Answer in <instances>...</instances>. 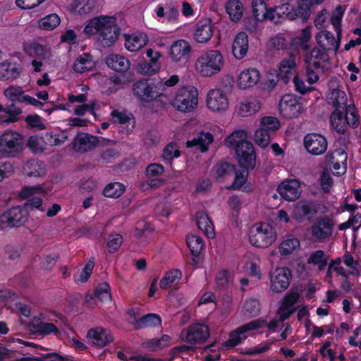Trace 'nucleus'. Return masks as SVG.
I'll use <instances>...</instances> for the list:
<instances>
[{"label":"nucleus","instance_id":"3c124183","mask_svg":"<svg viewBox=\"0 0 361 361\" xmlns=\"http://www.w3.org/2000/svg\"><path fill=\"white\" fill-rule=\"evenodd\" d=\"M25 52L31 57H37L44 60L47 58V51L44 46L38 43H31L25 47Z\"/></svg>","mask_w":361,"mask_h":361},{"label":"nucleus","instance_id":"0e129e2a","mask_svg":"<svg viewBox=\"0 0 361 361\" xmlns=\"http://www.w3.org/2000/svg\"><path fill=\"white\" fill-rule=\"evenodd\" d=\"M299 293L296 291L288 293L283 298L282 307L284 310H292L293 306L299 299Z\"/></svg>","mask_w":361,"mask_h":361},{"label":"nucleus","instance_id":"c03bdc74","mask_svg":"<svg viewBox=\"0 0 361 361\" xmlns=\"http://www.w3.org/2000/svg\"><path fill=\"white\" fill-rule=\"evenodd\" d=\"M185 240L191 255L194 257H198L204 246L202 238L200 236L192 234L188 235Z\"/></svg>","mask_w":361,"mask_h":361},{"label":"nucleus","instance_id":"ddd939ff","mask_svg":"<svg viewBox=\"0 0 361 361\" xmlns=\"http://www.w3.org/2000/svg\"><path fill=\"white\" fill-rule=\"evenodd\" d=\"M47 191L40 185L34 186H24L19 193V197L22 199H27L25 203L28 209H37L41 212L44 211L42 207V199L40 197H32L36 194H46Z\"/></svg>","mask_w":361,"mask_h":361},{"label":"nucleus","instance_id":"864d4df0","mask_svg":"<svg viewBox=\"0 0 361 361\" xmlns=\"http://www.w3.org/2000/svg\"><path fill=\"white\" fill-rule=\"evenodd\" d=\"M332 100V104L334 109H344L348 105H347V97L346 94L343 91L339 90H334L331 94V98Z\"/></svg>","mask_w":361,"mask_h":361},{"label":"nucleus","instance_id":"bf43d9fd","mask_svg":"<svg viewBox=\"0 0 361 361\" xmlns=\"http://www.w3.org/2000/svg\"><path fill=\"white\" fill-rule=\"evenodd\" d=\"M94 267V258L90 259L88 262L85 264V267L82 268L81 272L79 274V277L76 278L75 276V281L81 283L87 282L92 273Z\"/></svg>","mask_w":361,"mask_h":361},{"label":"nucleus","instance_id":"37998d69","mask_svg":"<svg viewBox=\"0 0 361 361\" xmlns=\"http://www.w3.org/2000/svg\"><path fill=\"white\" fill-rule=\"evenodd\" d=\"M226 11L232 21L238 22L243 16V4L239 0H228Z\"/></svg>","mask_w":361,"mask_h":361},{"label":"nucleus","instance_id":"39448f33","mask_svg":"<svg viewBox=\"0 0 361 361\" xmlns=\"http://www.w3.org/2000/svg\"><path fill=\"white\" fill-rule=\"evenodd\" d=\"M276 240V233L269 224L260 222L252 226L250 232V244L259 248L271 245Z\"/></svg>","mask_w":361,"mask_h":361},{"label":"nucleus","instance_id":"603ef678","mask_svg":"<svg viewBox=\"0 0 361 361\" xmlns=\"http://www.w3.org/2000/svg\"><path fill=\"white\" fill-rule=\"evenodd\" d=\"M60 22V18L57 14L51 13L39 21V26L42 30H52L59 25Z\"/></svg>","mask_w":361,"mask_h":361},{"label":"nucleus","instance_id":"f257e3e1","mask_svg":"<svg viewBox=\"0 0 361 361\" xmlns=\"http://www.w3.org/2000/svg\"><path fill=\"white\" fill-rule=\"evenodd\" d=\"M225 142L228 147L234 149L243 171L237 170L233 164L224 162L217 166L216 176L224 178L234 175V181L226 188L229 190H238L246 182L248 176V133L244 130H235L226 137Z\"/></svg>","mask_w":361,"mask_h":361},{"label":"nucleus","instance_id":"6ab92c4d","mask_svg":"<svg viewBox=\"0 0 361 361\" xmlns=\"http://www.w3.org/2000/svg\"><path fill=\"white\" fill-rule=\"evenodd\" d=\"M214 32L212 20L209 18L202 19L195 25L193 37L198 43H206L211 39Z\"/></svg>","mask_w":361,"mask_h":361},{"label":"nucleus","instance_id":"1a4fd4ad","mask_svg":"<svg viewBox=\"0 0 361 361\" xmlns=\"http://www.w3.org/2000/svg\"><path fill=\"white\" fill-rule=\"evenodd\" d=\"M281 123L274 116H264L260 121V128L255 133V140L257 145L264 149L270 143V133L279 129Z\"/></svg>","mask_w":361,"mask_h":361},{"label":"nucleus","instance_id":"09e8293b","mask_svg":"<svg viewBox=\"0 0 361 361\" xmlns=\"http://www.w3.org/2000/svg\"><path fill=\"white\" fill-rule=\"evenodd\" d=\"M94 297L102 302H111L112 296L109 284L106 282L99 283L94 290Z\"/></svg>","mask_w":361,"mask_h":361},{"label":"nucleus","instance_id":"9b49d317","mask_svg":"<svg viewBox=\"0 0 361 361\" xmlns=\"http://www.w3.org/2000/svg\"><path fill=\"white\" fill-rule=\"evenodd\" d=\"M281 116L286 119L298 118L302 113V105L297 97L291 94H284L279 103Z\"/></svg>","mask_w":361,"mask_h":361},{"label":"nucleus","instance_id":"cd10ccee","mask_svg":"<svg viewBox=\"0 0 361 361\" xmlns=\"http://www.w3.org/2000/svg\"><path fill=\"white\" fill-rule=\"evenodd\" d=\"M248 51V35L245 32L236 35L232 44V53L237 59H243Z\"/></svg>","mask_w":361,"mask_h":361},{"label":"nucleus","instance_id":"b1692460","mask_svg":"<svg viewBox=\"0 0 361 361\" xmlns=\"http://www.w3.org/2000/svg\"><path fill=\"white\" fill-rule=\"evenodd\" d=\"M97 142L96 136L88 133H78L74 138L73 148L75 152H87L93 149Z\"/></svg>","mask_w":361,"mask_h":361},{"label":"nucleus","instance_id":"de8ad7c7","mask_svg":"<svg viewBox=\"0 0 361 361\" xmlns=\"http://www.w3.org/2000/svg\"><path fill=\"white\" fill-rule=\"evenodd\" d=\"M328 257L322 250H317L313 252L307 259V264L318 266L320 271L324 270L327 265Z\"/></svg>","mask_w":361,"mask_h":361},{"label":"nucleus","instance_id":"4be33fe9","mask_svg":"<svg viewBox=\"0 0 361 361\" xmlns=\"http://www.w3.org/2000/svg\"><path fill=\"white\" fill-rule=\"evenodd\" d=\"M334 224L332 220L326 216L317 220L311 227V232L317 239H325L332 234Z\"/></svg>","mask_w":361,"mask_h":361},{"label":"nucleus","instance_id":"a211bd4d","mask_svg":"<svg viewBox=\"0 0 361 361\" xmlns=\"http://www.w3.org/2000/svg\"><path fill=\"white\" fill-rule=\"evenodd\" d=\"M27 328L34 334L45 336L50 334L58 336L60 331L57 326L49 322H44L42 319L35 317L27 324Z\"/></svg>","mask_w":361,"mask_h":361},{"label":"nucleus","instance_id":"6e6d98bb","mask_svg":"<svg viewBox=\"0 0 361 361\" xmlns=\"http://www.w3.org/2000/svg\"><path fill=\"white\" fill-rule=\"evenodd\" d=\"M300 246V241L297 238H288L282 241L279 246L281 255H288Z\"/></svg>","mask_w":361,"mask_h":361},{"label":"nucleus","instance_id":"423d86ee","mask_svg":"<svg viewBox=\"0 0 361 361\" xmlns=\"http://www.w3.org/2000/svg\"><path fill=\"white\" fill-rule=\"evenodd\" d=\"M23 149V135L13 130H7L0 136V154L14 157Z\"/></svg>","mask_w":361,"mask_h":361},{"label":"nucleus","instance_id":"79ce46f5","mask_svg":"<svg viewBox=\"0 0 361 361\" xmlns=\"http://www.w3.org/2000/svg\"><path fill=\"white\" fill-rule=\"evenodd\" d=\"M182 276V271L179 269H171L160 280L159 286L161 289H167L173 284H178Z\"/></svg>","mask_w":361,"mask_h":361},{"label":"nucleus","instance_id":"4468645a","mask_svg":"<svg viewBox=\"0 0 361 361\" xmlns=\"http://www.w3.org/2000/svg\"><path fill=\"white\" fill-rule=\"evenodd\" d=\"M253 19L250 18V32L257 30V24L267 20V18H272L271 14L275 11H267V4L264 0H252L251 4Z\"/></svg>","mask_w":361,"mask_h":361},{"label":"nucleus","instance_id":"f8f14e48","mask_svg":"<svg viewBox=\"0 0 361 361\" xmlns=\"http://www.w3.org/2000/svg\"><path fill=\"white\" fill-rule=\"evenodd\" d=\"M292 271L287 267L276 268L270 275L271 290L276 293L284 292L290 286Z\"/></svg>","mask_w":361,"mask_h":361},{"label":"nucleus","instance_id":"f03ea898","mask_svg":"<svg viewBox=\"0 0 361 361\" xmlns=\"http://www.w3.org/2000/svg\"><path fill=\"white\" fill-rule=\"evenodd\" d=\"M83 33L86 37L97 35V41L104 47L113 46L118 39L121 28L116 18L108 16H99L90 19L85 25Z\"/></svg>","mask_w":361,"mask_h":361},{"label":"nucleus","instance_id":"c85d7f7f","mask_svg":"<svg viewBox=\"0 0 361 361\" xmlns=\"http://www.w3.org/2000/svg\"><path fill=\"white\" fill-rule=\"evenodd\" d=\"M329 57L326 51L319 48H314L307 56L306 63L314 67V69L324 68V63L329 62Z\"/></svg>","mask_w":361,"mask_h":361},{"label":"nucleus","instance_id":"8fccbe9b","mask_svg":"<svg viewBox=\"0 0 361 361\" xmlns=\"http://www.w3.org/2000/svg\"><path fill=\"white\" fill-rule=\"evenodd\" d=\"M344 111L345 117L346 118V126L352 128H356L360 123L359 114L354 105H348L343 109Z\"/></svg>","mask_w":361,"mask_h":361},{"label":"nucleus","instance_id":"6e6552de","mask_svg":"<svg viewBox=\"0 0 361 361\" xmlns=\"http://www.w3.org/2000/svg\"><path fill=\"white\" fill-rule=\"evenodd\" d=\"M132 91L133 95L141 102L149 103L159 101L162 96H164L157 91L155 84L148 79H141L135 82Z\"/></svg>","mask_w":361,"mask_h":361},{"label":"nucleus","instance_id":"72a5a7b5","mask_svg":"<svg viewBox=\"0 0 361 361\" xmlns=\"http://www.w3.org/2000/svg\"><path fill=\"white\" fill-rule=\"evenodd\" d=\"M330 124L337 133L343 135L347 130L344 111L339 109H334L330 116Z\"/></svg>","mask_w":361,"mask_h":361},{"label":"nucleus","instance_id":"49530a36","mask_svg":"<svg viewBox=\"0 0 361 361\" xmlns=\"http://www.w3.org/2000/svg\"><path fill=\"white\" fill-rule=\"evenodd\" d=\"M126 190V187L119 182L109 183L103 190V195L106 197L118 198Z\"/></svg>","mask_w":361,"mask_h":361},{"label":"nucleus","instance_id":"58836bf2","mask_svg":"<svg viewBox=\"0 0 361 361\" xmlns=\"http://www.w3.org/2000/svg\"><path fill=\"white\" fill-rule=\"evenodd\" d=\"M161 324V317L153 313L147 314L135 321L133 323L135 329H142L148 327L159 326Z\"/></svg>","mask_w":361,"mask_h":361},{"label":"nucleus","instance_id":"680f3d73","mask_svg":"<svg viewBox=\"0 0 361 361\" xmlns=\"http://www.w3.org/2000/svg\"><path fill=\"white\" fill-rule=\"evenodd\" d=\"M288 43L287 39L281 35H277L272 37L268 43L269 49L276 50H284L288 48Z\"/></svg>","mask_w":361,"mask_h":361},{"label":"nucleus","instance_id":"e2e57ef3","mask_svg":"<svg viewBox=\"0 0 361 361\" xmlns=\"http://www.w3.org/2000/svg\"><path fill=\"white\" fill-rule=\"evenodd\" d=\"M123 243V237L120 234H115L110 236L107 244L106 248L109 252L113 253L117 251Z\"/></svg>","mask_w":361,"mask_h":361},{"label":"nucleus","instance_id":"f704fd0d","mask_svg":"<svg viewBox=\"0 0 361 361\" xmlns=\"http://www.w3.org/2000/svg\"><path fill=\"white\" fill-rule=\"evenodd\" d=\"M181 152L178 148V144L175 142H171L167 144L163 149L161 156V161L166 164L169 165L173 170V164L174 159L180 157Z\"/></svg>","mask_w":361,"mask_h":361},{"label":"nucleus","instance_id":"774afa93","mask_svg":"<svg viewBox=\"0 0 361 361\" xmlns=\"http://www.w3.org/2000/svg\"><path fill=\"white\" fill-rule=\"evenodd\" d=\"M95 0H75L76 7L81 13L86 14L92 11L95 6Z\"/></svg>","mask_w":361,"mask_h":361},{"label":"nucleus","instance_id":"c9c22d12","mask_svg":"<svg viewBox=\"0 0 361 361\" xmlns=\"http://www.w3.org/2000/svg\"><path fill=\"white\" fill-rule=\"evenodd\" d=\"M311 27L307 26L300 33L292 39V44L298 50L308 51L310 49V39L312 36Z\"/></svg>","mask_w":361,"mask_h":361},{"label":"nucleus","instance_id":"a878e982","mask_svg":"<svg viewBox=\"0 0 361 361\" xmlns=\"http://www.w3.org/2000/svg\"><path fill=\"white\" fill-rule=\"evenodd\" d=\"M191 52V46L184 39L175 41L171 46L169 54L175 62L187 61Z\"/></svg>","mask_w":361,"mask_h":361},{"label":"nucleus","instance_id":"473e14b6","mask_svg":"<svg viewBox=\"0 0 361 361\" xmlns=\"http://www.w3.org/2000/svg\"><path fill=\"white\" fill-rule=\"evenodd\" d=\"M248 332V323L232 331L228 336V339L224 342L223 345L226 348H232L238 345L242 340L247 338Z\"/></svg>","mask_w":361,"mask_h":361},{"label":"nucleus","instance_id":"052dcab7","mask_svg":"<svg viewBox=\"0 0 361 361\" xmlns=\"http://www.w3.org/2000/svg\"><path fill=\"white\" fill-rule=\"evenodd\" d=\"M216 284L219 289L226 290L230 283V274L228 270L223 269L217 272L215 277Z\"/></svg>","mask_w":361,"mask_h":361},{"label":"nucleus","instance_id":"20e7f679","mask_svg":"<svg viewBox=\"0 0 361 361\" xmlns=\"http://www.w3.org/2000/svg\"><path fill=\"white\" fill-rule=\"evenodd\" d=\"M198 104V92L194 86H183L176 92L171 105L182 112H190Z\"/></svg>","mask_w":361,"mask_h":361},{"label":"nucleus","instance_id":"5701e85b","mask_svg":"<svg viewBox=\"0 0 361 361\" xmlns=\"http://www.w3.org/2000/svg\"><path fill=\"white\" fill-rule=\"evenodd\" d=\"M87 337L92 340L94 345L104 347L114 341L111 332L102 327L90 329L87 333Z\"/></svg>","mask_w":361,"mask_h":361},{"label":"nucleus","instance_id":"a18cd8bd","mask_svg":"<svg viewBox=\"0 0 361 361\" xmlns=\"http://www.w3.org/2000/svg\"><path fill=\"white\" fill-rule=\"evenodd\" d=\"M92 66V56L90 54L83 53L79 56L73 64V69L76 73H82L90 70Z\"/></svg>","mask_w":361,"mask_h":361},{"label":"nucleus","instance_id":"412c9836","mask_svg":"<svg viewBox=\"0 0 361 361\" xmlns=\"http://www.w3.org/2000/svg\"><path fill=\"white\" fill-rule=\"evenodd\" d=\"M22 66L17 62L6 60L0 63V80H13L20 77Z\"/></svg>","mask_w":361,"mask_h":361},{"label":"nucleus","instance_id":"9d476101","mask_svg":"<svg viewBox=\"0 0 361 361\" xmlns=\"http://www.w3.org/2000/svg\"><path fill=\"white\" fill-rule=\"evenodd\" d=\"M209 336V328L202 323L192 324L180 332L181 339L192 345L204 343Z\"/></svg>","mask_w":361,"mask_h":361},{"label":"nucleus","instance_id":"4c0bfd02","mask_svg":"<svg viewBox=\"0 0 361 361\" xmlns=\"http://www.w3.org/2000/svg\"><path fill=\"white\" fill-rule=\"evenodd\" d=\"M196 224L198 228L202 231L209 238H213L215 236L213 222L207 214L198 212L196 216Z\"/></svg>","mask_w":361,"mask_h":361},{"label":"nucleus","instance_id":"f3484780","mask_svg":"<svg viewBox=\"0 0 361 361\" xmlns=\"http://www.w3.org/2000/svg\"><path fill=\"white\" fill-rule=\"evenodd\" d=\"M318 210V205L314 201H299L293 209V216L298 221H311Z\"/></svg>","mask_w":361,"mask_h":361},{"label":"nucleus","instance_id":"7c9ffc66","mask_svg":"<svg viewBox=\"0 0 361 361\" xmlns=\"http://www.w3.org/2000/svg\"><path fill=\"white\" fill-rule=\"evenodd\" d=\"M214 141V136L209 132L201 131L197 137L186 142L188 147H199L202 152H205L209 149V145Z\"/></svg>","mask_w":361,"mask_h":361},{"label":"nucleus","instance_id":"0eeeda50","mask_svg":"<svg viewBox=\"0 0 361 361\" xmlns=\"http://www.w3.org/2000/svg\"><path fill=\"white\" fill-rule=\"evenodd\" d=\"M27 216L28 213L23 207H12L0 215V230L20 227L25 224Z\"/></svg>","mask_w":361,"mask_h":361},{"label":"nucleus","instance_id":"ea45409f","mask_svg":"<svg viewBox=\"0 0 361 361\" xmlns=\"http://www.w3.org/2000/svg\"><path fill=\"white\" fill-rule=\"evenodd\" d=\"M20 107L11 104L6 107L0 104V121L6 123H14L18 121V116L21 114Z\"/></svg>","mask_w":361,"mask_h":361},{"label":"nucleus","instance_id":"7ed1b4c3","mask_svg":"<svg viewBox=\"0 0 361 361\" xmlns=\"http://www.w3.org/2000/svg\"><path fill=\"white\" fill-rule=\"evenodd\" d=\"M224 59L218 50H209L198 57L195 66L204 77H211L219 73L223 66Z\"/></svg>","mask_w":361,"mask_h":361},{"label":"nucleus","instance_id":"5fc2aeb1","mask_svg":"<svg viewBox=\"0 0 361 361\" xmlns=\"http://www.w3.org/2000/svg\"><path fill=\"white\" fill-rule=\"evenodd\" d=\"M290 1H281L282 4L281 6H276L275 8H267V11H275V12H273L271 14H270V16H272L273 18H267V20H269L271 21H274L275 23L278 22V19L280 18H282L283 16H286L287 17V15L290 13Z\"/></svg>","mask_w":361,"mask_h":361},{"label":"nucleus","instance_id":"4d7b16f0","mask_svg":"<svg viewBox=\"0 0 361 361\" xmlns=\"http://www.w3.org/2000/svg\"><path fill=\"white\" fill-rule=\"evenodd\" d=\"M4 95L11 102H24V91L21 87H9L4 91Z\"/></svg>","mask_w":361,"mask_h":361},{"label":"nucleus","instance_id":"13d9d810","mask_svg":"<svg viewBox=\"0 0 361 361\" xmlns=\"http://www.w3.org/2000/svg\"><path fill=\"white\" fill-rule=\"evenodd\" d=\"M154 231V226L149 222L145 221H140L137 222L135 226V236L141 238L147 236L149 233Z\"/></svg>","mask_w":361,"mask_h":361},{"label":"nucleus","instance_id":"2f4dec72","mask_svg":"<svg viewBox=\"0 0 361 361\" xmlns=\"http://www.w3.org/2000/svg\"><path fill=\"white\" fill-rule=\"evenodd\" d=\"M298 5L294 8L290 4V13L287 17L291 20H299L302 22H305L310 17V8L312 5H309L307 2L298 0Z\"/></svg>","mask_w":361,"mask_h":361},{"label":"nucleus","instance_id":"dca6fc26","mask_svg":"<svg viewBox=\"0 0 361 361\" xmlns=\"http://www.w3.org/2000/svg\"><path fill=\"white\" fill-rule=\"evenodd\" d=\"M304 146L312 155L323 154L327 149L326 137L319 133H308L304 137Z\"/></svg>","mask_w":361,"mask_h":361},{"label":"nucleus","instance_id":"e433bc0d","mask_svg":"<svg viewBox=\"0 0 361 361\" xmlns=\"http://www.w3.org/2000/svg\"><path fill=\"white\" fill-rule=\"evenodd\" d=\"M108 67L116 72H126L130 67L129 60L118 54H110L106 59Z\"/></svg>","mask_w":361,"mask_h":361},{"label":"nucleus","instance_id":"c756f323","mask_svg":"<svg viewBox=\"0 0 361 361\" xmlns=\"http://www.w3.org/2000/svg\"><path fill=\"white\" fill-rule=\"evenodd\" d=\"M296 67L295 55L293 53L288 58L282 59L279 67L278 76L287 82L293 75V70Z\"/></svg>","mask_w":361,"mask_h":361},{"label":"nucleus","instance_id":"338daca9","mask_svg":"<svg viewBox=\"0 0 361 361\" xmlns=\"http://www.w3.org/2000/svg\"><path fill=\"white\" fill-rule=\"evenodd\" d=\"M293 83L295 90L297 92L300 94H305L308 92H311L314 90V87L307 86L302 79H301L298 75L293 78Z\"/></svg>","mask_w":361,"mask_h":361},{"label":"nucleus","instance_id":"2eb2a0df","mask_svg":"<svg viewBox=\"0 0 361 361\" xmlns=\"http://www.w3.org/2000/svg\"><path fill=\"white\" fill-rule=\"evenodd\" d=\"M277 192L286 201H295L301 195L300 183L297 179L283 180L279 184Z\"/></svg>","mask_w":361,"mask_h":361},{"label":"nucleus","instance_id":"bb28decb","mask_svg":"<svg viewBox=\"0 0 361 361\" xmlns=\"http://www.w3.org/2000/svg\"><path fill=\"white\" fill-rule=\"evenodd\" d=\"M124 46L131 52L137 51L145 47L149 42L148 36L144 32H135L131 35L124 34Z\"/></svg>","mask_w":361,"mask_h":361},{"label":"nucleus","instance_id":"69168bd1","mask_svg":"<svg viewBox=\"0 0 361 361\" xmlns=\"http://www.w3.org/2000/svg\"><path fill=\"white\" fill-rule=\"evenodd\" d=\"M165 172L164 166L158 163L149 164L145 169L146 176L149 177H156L162 175Z\"/></svg>","mask_w":361,"mask_h":361},{"label":"nucleus","instance_id":"aec40b11","mask_svg":"<svg viewBox=\"0 0 361 361\" xmlns=\"http://www.w3.org/2000/svg\"><path fill=\"white\" fill-rule=\"evenodd\" d=\"M207 105L212 111L221 112L228 108V101L222 90H212L207 94Z\"/></svg>","mask_w":361,"mask_h":361},{"label":"nucleus","instance_id":"393cba45","mask_svg":"<svg viewBox=\"0 0 361 361\" xmlns=\"http://www.w3.org/2000/svg\"><path fill=\"white\" fill-rule=\"evenodd\" d=\"M341 37L336 39L334 34L327 30H322L317 33L316 40L319 46L326 51H334L337 53L340 44Z\"/></svg>","mask_w":361,"mask_h":361},{"label":"nucleus","instance_id":"a19ab883","mask_svg":"<svg viewBox=\"0 0 361 361\" xmlns=\"http://www.w3.org/2000/svg\"><path fill=\"white\" fill-rule=\"evenodd\" d=\"M26 176L32 177H40L45 176V169L43 162L35 159H30L26 162L23 168Z\"/></svg>","mask_w":361,"mask_h":361}]
</instances>
